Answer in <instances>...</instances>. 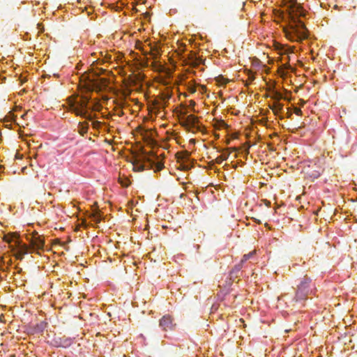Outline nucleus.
I'll return each mask as SVG.
<instances>
[{
    "instance_id": "obj_1",
    "label": "nucleus",
    "mask_w": 357,
    "mask_h": 357,
    "mask_svg": "<svg viewBox=\"0 0 357 357\" xmlns=\"http://www.w3.org/2000/svg\"><path fill=\"white\" fill-rule=\"evenodd\" d=\"M289 14L292 18L289 26L284 29L286 37L292 42H300L308 36V31L298 17L305 15V10L297 0H289Z\"/></svg>"
},
{
    "instance_id": "obj_2",
    "label": "nucleus",
    "mask_w": 357,
    "mask_h": 357,
    "mask_svg": "<svg viewBox=\"0 0 357 357\" xmlns=\"http://www.w3.org/2000/svg\"><path fill=\"white\" fill-rule=\"evenodd\" d=\"M96 107V104H91L90 98L86 96H82L79 99L75 98L69 102V108L73 113L89 121L94 118L89 111L97 109Z\"/></svg>"
},
{
    "instance_id": "obj_3",
    "label": "nucleus",
    "mask_w": 357,
    "mask_h": 357,
    "mask_svg": "<svg viewBox=\"0 0 357 357\" xmlns=\"http://www.w3.org/2000/svg\"><path fill=\"white\" fill-rule=\"evenodd\" d=\"M317 291L315 282L311 278L305 275L298 280L294 301L296 302L305 301L309 297L315 296Z\"/></svg>"
},
{
    "instance_id": "obj_4",
    "label": "nucleus",
    "mask_w": 357,
    "mask_h": 357,
    "mask_svg": "<svg viewBox=\"0 0 357 357\" xmlns=\"http://www.w3.org/2000/svg\"><path fill=\"white\" fill-rule=\"evenodd\" d=\"M3 241L9 244L10 247L13 249L17 250V256L18 259H22L23 255L26 254V246L24 244H22L17 238V236L14 234H8L3 236Z\"/></svg>"
},
{
    "instance_id": "obj_5",
    "label": "nucleus",
    "mask_w": 357,
    "mask_h": 357,
    "mask_svg": "<svg viewBox=\"0 0 357 357\" xmlns=\"http://www.w3.org/2000/svg\"><path fill=\"white\" fill-rule=\"evenodd\" d=\"M181 125L185 130L192 132H202L203 126L199 123L198 117L193 114H190L183 119Z\"/></svg>"
},
{
    "instance_id": "obj_6",
    "label": "nucleus",
    "mask_w": 357,
    "mask_h": 357,
    "mask_svg": "<svg viewBox=\"0 0 357 357\" xmlns=\"http://www.w3.org/2000/svg\"><path fill=\"white\" fill-rule=\"evenodd\" d=\"M159 327L163 332H167L175 330L176 324L172 316L170 314H165L160 319Z\"/></svg>"
},
{
    "instance_id": "obj_7",
    "label": "nucleus",
    "mask_w": 357,
    "mask_h": 357,
    "mask_svg": "<svg viewBox=\"0 0 357 357\" xmlns=\"http://www.w3.org/2000/svg\"><path fill=\"white\" fill-rule=\"evenodd\" d=\"M323 172L324 169L321 166L314 162H311L308 165V169H307L306 174L309 177L312 178V179H315L319 178Z\"/></svg>"
},
{
    "instance_id": "obj_8",
    "label": "nucleus",
    "mask_w": 357,
    "mask_h": 357,
    "mask_svg": "<svg viewBox=\"0 0 357 357\" xmlns=\"http://www.w3.org/2000/svg\"><path fill=\"white\" fill-rule=\"evenodd\" d=\"M272 98L276 101L271 106V109L275 115H278L282 112L284 108V105L278 101L282 98V95L280 92L274 91Z\"/></svg>"
},
{
    "instance_id": "obj_9",
    "label": "nucleus",
    "mask_w": 357,
    "mask_h": 357,
    "mask_svg": "<svg viewBox=\"0 0 357 357\" xmlns=\"http://www.w3.org/2000/svg\"><path fill=\"white\" fill-rule=\"evenodd\" d=\"M275 48L281 55L287 56L285 59L287 60V62H289L290 60L289 54L294 53L295 50V47H291L288 46L287 45H283L280 43H278L275 45Z\"/></svg>"
},
{
    "instance_id": "obj_10",
    "label": "nucleus",
    "mask_w": 357,
    "mask_h": 357,
    "mask_svg": "<svg viewBox=\"0 0 357 357\" xmlns=\"http://www.w3.org/2000/svg\"><path fill=\"white\" fill-rule=\"evenodd\" d=\"M243 268H244V266L242 265V263H238L229 271V284H231L236 278L243 275V271H241Z\"/></svg>"
},
{
    "instance_id": "obj_11",
    "label": "nucleus",
    "mask_w": 357,
    "mask_h": 357,
    "mask_svg": "<svg viewBox=\"0 0 357 357\" xmlns=\"http://www.w3.org/2000/svg\"><path fill=\"white\" fill-rule=\"evenodd\" d=\"M54 342L55 347L68 348L73 344V340L70 337L63 336L61 337L55 338Z\"/></svg>"
},
{
    "instance_id": "obj_12",
    "label": "nucleus",
    "mask_w": 357,
    "mask_h": 357,
    "mask_svg": "<svg viewBox=\"0 0 357 357\" xmlns=\"http://www.w3.org/2000/svg\"><path fill=\"white\" fill-rule=\"evenodd\" d=\"M147 163V165H144L143 169H144L145 167L149 165L150 166L151 168L155 167L158 170H160L164 167L162 160H160L157 155H155L153 157V159H149Z\"/></svg>"
},
{
    "instance_id": "obj_13",
    "label": "nucleus",
    "mask_w": 357,
    "mask_h": 357,
    "mask_svg": "<svg viewBox=\"0 0 357 357\" xmlns=\"http://www.w3.org/2000/svg\"><path fill=\"white\" fill-rule=\"evenodd\" d=\"M31 245L34 249L43 250L45 245L44 239L40 236H33L31 240Z\"/></svg>"
},
{
    "instance_id": "obj_14",
    "label": "nucleus",
    "mask_w": 357,
    "mask_h": 357,
    "mask_svg": "<svg viewBox=\"0 0 357 357\" xmlns=\"http://www.w3.org/2000/svg\"><path fill=\"white\" fill-rule=\"evenodd\" d=\"M47 327V323L45 321H40L36 324L33 331L36 333H42Z\"/></svg>"
},
{
    "instance_id": "obj_15",
    "label": "nucleus",
    "mask_w": 357,
    "mask_h": 357,
    "mask_svg": "<svg viewBox=\"0 0 357 357\" xmlns=\"http://www.w3.org/2000/svg\"><path fill=\"white\" fill-rule=\"evenodd\" d=\"M89 130V123L87 122H79L77 126L78 132L84 136L86 133H87Z\"/></svg>"
},
{
    "instance_id": "obj_16",
    "label": "nucleus",
    "mask_w": 357,
    "mask_h": 357,
    "mask_svg": "<svg viewBox=\"0 0 357 357\" xmlns=\"http://www.w3.org/2000/svg\"><path fill=\"white\" fill-rule=\"evenodd\" d=\"M255 253H256V252L254 250V251L250 252L248 254L244 255L243 256V258L241 260L240 263H242V265L244 267H247L248 265V264H246L247 261L249 260L250 259H251L255 255Z\"/></svg>"
},
{
    "instance_id": "obj_17",
    "label": "nucleus",
    "mask_w": 357,
    "mask_h": 357,
    "mask_svg": "<svg viewBox=\"0 0 357 357\" xmlns=\"http://www.w3.org/2000/svg\"><path fill=\"white\" fill-rule=\"evenodd\" d=\"M226 126H227V124L225 123V122L224 121H219L215 125V128L218 130H220Z\"/></svg>"
},
{
    "instance_id": "obj_18",
    "label": "nucleus",
    "mask_w": 357,
    "mask_h": 357,
    "mask_svg": "<svg viewBox=\"0 0 357 357\" xmlns=\"http://www.w3.org/2000/svg\"><path fill=\"white\" fill-rule=\"evenodd\" d=\"M91 218H92L93 221H94L97 223H98L101 221L100 215L98 212L94 213L92 215Z\"/></svg>"
},
{
    "instance_id": "obj_19",
    "label": "nucleus",
    "mask_w": 357,
    "mask_h": 357,
    "mask_svg": "<svg viewBox=\"0 0 357 357\" xmlns=\"http://www.w3.org/2000/svg\"><path fill=\"white\" fill-rule=\"evenodd\" d=\"M91 218H92L93 221H94L97 223H98L101 221L100 215L98 212L94 213L92 215Z\"/></svg>"
},
{
    "instance_id": "obj_20",
    "label": "nucleus",
    "mask_w": 357,
    "mask_h": 357,
    "mask_svg": "<svg viewBox=\"0 0 357 357\" xmlns=\"http://www.w3.org/2000/svg\"><path fill=\"white\" fill-rule=\"evenodd\" d=\"M188 90L190 93H195L196 91V86L193 83L189 82L188 84Z\"/></svg>"
},
{
    "instance_id": "obj_21",
    "label": "nucleus",
    "mask_w": 357,
    "mask_h": 357,
    "mask_svg": "<svg viewBox=\"0 0 357 357\" xmlns=\"http://www.w3.org/2000/svg\"><path fill=\"white\" fill-rule=\"evenodd\" d=\"M119 183L123 187H128L129 185V181L127 179H125L124 181L120 180Z\"/></svg>"
},
{
    "instance_id": "obj_22",
    "label": "nucleus",
    "mask_w": 357,
    "mask_h": 357,
    "mask_svg": "<svg viewBox=\"0 0 357 357\" xmlns=\"http://www.w3.org/2000/svg\"><path fill=\"white\" fill-rule=\"evenodd\" d=\"M228 156H225V157H223V156H219L216 158V162L218 163V164H221L222 162L224 160H226Z\"/></svg>"
},
{
    "instance_id": "obj_23",
    "label": "nucleus",
    "mask_w": 357,
    "mask_h": 357,
    "mask_svg": "<svg viewBox=\"0 0 357 357\" xmlns=\"http://www.w3.org/2000/svg\"><path fill=\"white\" fill-rule=\"evenodd\" d=\"M92 126L93 128L98 129L101 126V123L100 121H96L93 122Z\"/></svg>"
},
{
    "instance_id": "obj_24",
    "label": "nucleus",
    "mask_w": 357,
    "mask_h": 357,
    "mask_svg": "<svg viewBox=\"0 0 357 357\" xmlns=\"http://www.w3.org/2000/svg\"><path fill=\"white\" fill-rule=\"evenodd\" d=\"M294 113H295L296 115L300 116V115H301V114H302V111H301V109H299V108H298V107H296V108L294 109Z\"/></svg>"
},
{
    "instance_id": "obj_25",
    "label": "nucleus",
    "mask_w": 357,
    "mask_h": 357,
    "mask_svg": "<svg viewBox=\"0 0 357 357\" xmlns=\"http://www.w3.org/2000/svg\"><path fill=\"white\" fill-rule=\"evenodd\" d=\"M261 202H263L266 206H268V207L271 206V203L270 201H268L267 199H262Z\"/></svg>"
},
{
    "instance_id": "obj_26",
    "label": "nucleus",
    "mask_w": 357,
    "mask_h": 357,
    "mask_svg": "<svg viewBox=\"0 0 357 357\" xmlns=\"http://www.w3.org/2000/svg\"><path fill=\"white\" fill-rule=\"evenodd\" d=\"M288 112H287V117L290 118L292 115V113L289 111V108H287Z\"/></svg>"
}]
</instances>
